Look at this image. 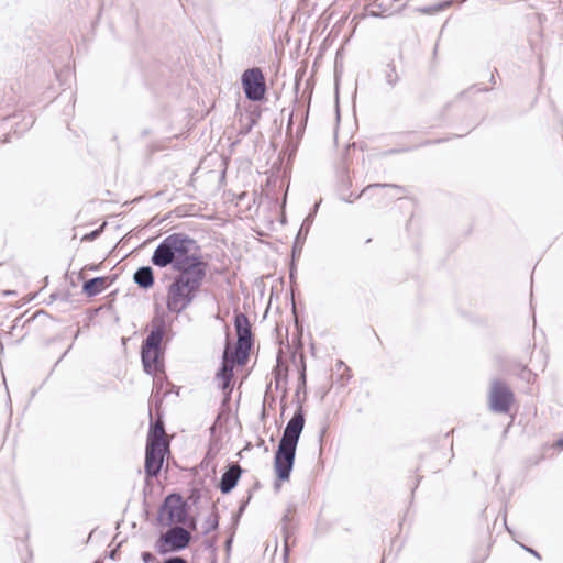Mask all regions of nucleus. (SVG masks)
<instances>
[{
	"mask_svg": "<svg viewBox=\"0 0 563 563\" xmlns=\"http://www.w3.org/2000/svg\"><path fill=\"white\" fill-rule=\"evenodd\" d=\"M152 263L158 267L172 265L179 274L167 289L166 305L179 314L194 301L207 273L196 242L185 234L166 236L155 249Z\"/></svg>",
	"mask_w": 563,
	"mask_h": 563,
	"instance_id": "obj_1",
	"label": "nucleus"
},
{
	"mask_svg": "<svg viewBox=\"0 0 563 563\" xmlns=\"http://www.w3.org/2000/svg\"><path fill=\"white\" fill-rule=\"evenodd\" d=\"M305 426V418L299 410L288 421L275 454L274 468L278 479L287 481L294 466L296 448Z\"/></svg>",
	"mask_w": 563,
	"mask_h": 563,
	"instance_id": "obj_2",
	"label": "nucleus"
},
{
	"mask_svg": "<svg viewBox=\"0 0 563 563\" xmlns=\"http://www.w3.org/2000/svg\"><path fill=\"white\" fill-rule=\"evenodd\" d=\"M234 325L238 334L236 346L232 352L230 345L227 344L222 366L217 374L218 378L222 379V389L229 387L234 364L243 365L247 361L249 351L252 346V333L247 318L243 313L238 314Z\"/></svg>",
	"mask_w": 563,
	"mask_h": 563,
	"instance_id": "obj_3",
	"label": "nucleus"
},
{
	"mask_svg": "<svg viewBox=\"0 0 563 563\" xmlns=\"http://www.w3.org/2000/svg\"><path fill=\"white\" fill-rule=\"evenodd\" d=\"M191 534L185 528L176 526L161 536L156 549L161 554L177 552L188 547Z\"/></svg>",
	"mask_w": 563,
	"mask_h": 563,
	"instance_id": "obj_4",
	"label": "nucleus"
},
{
	"mask_svg": "<svg viewBox=\"0 0 563 563\" xmlns=\"http://www.w3.org/2000/svg\"><path fill=\"white\" fill-rule=\"evenodd\" d=\"M242 86L249 100L260 101L266 92L265 78L260 68H251L242 74Z\"/></svg>",
	"mask_w": 563,
	"mask_h": 563,
	"instance_id": "obj_5",
	"label": "nucleus"
},
{
	"mask_svg": "<svg viewBox=\"0 0 563 563\" xmlns=\"http://www.w3.org/2000/svg\"><path fill=\"white\" fill-rule=\"evenodd\" d=\"M514 401V394L509 387L500 382L494 380L489 393V407L494 412L507 413Z\"/></svg>",
	"mask_w": 563,
	"mask_h": 563,
	"instance_id": "obj_6",
	"label": "nucleus"
},
{
	"mask_svg": "<svg viewBox=\"0 0 563 563\" xmlns=\"http://www.w3.org/2000/svg\"><path fill=\"white\" fill-rule=\"evenodd\" d=\"M167 451V448L146 443L145 472L148 476H156L159 473Z\"/></svg>",
	"mask_w": 563,
	"mask_h": 563,
	"instance_id": "obj_7",
	"label": "nucleus"
},
{
	"mask_svg": "<svg viewBox=\"0 0 563 563\" xmlns=\"http://www.w3.org/2000/svg\"><path fill=\"white\" fill-rule=\"evenodd\" d=\"M142 363L144 371L148 374H154L159 371L162 364L159 362V349L142 347Z\"/></svg>",
	"mask_w": 563,
	"mask_h": 563,
	"instance_id": "obj_8",
	"label": "nucleus"
},
{
	"mask_svg": "<svg viewBox=\"0 0 563 563\" xmlns=\"http://www.w3.org/2000/svg\"><path fill=\"white\" fill-rule=\"evenodd\" d=\"M153 325H154V329L150 332V334L145 339L142 347L159 349L161 342H162L164 333H165L164 320L156 318L153 321Z\"/></svg>",
	"mask_w": 563,
	"mask_h": 563,
	"instance_id": "obj_9",
	"label": "nucleus"
},
{
	"mask_svg": "<svg viewBox=\"0 0 563 563\" xmlns=\"http://www.w3.org/2000/svg\"><path fill=\"white\" fill-rule=\"evenodd\" d=\"M164 510L168 516V520L172 523H184L186 519V508L179 500H176L175 504L172 501V497H168L165 501Z\"/></svg>",
	"mask_w": 563,
	"mask_h": 563,
	"instance_id": "obj_10",
	"label": "nucleus"
},
{
	"mask_svg": "<svg viewBox=\"0 0 563 563\" xmlns=\"http://www.w3.org/2000/svg\"><path fill=\"white\" fill-rule=\"evenodd\" d=\"M241 467L238 464L231 465L222 475L220 481V489L223 494L230 493L236 485L241 476Z\"/></svg>",
	"mask_w": 563,
	"mask_h": 563,
	"instance_id": "obj_11",
	"label": "nucleus"
},
{
	"mask_svg": "<svg viewBox=\"0 0 563 563\" xmlns=\"http://www.w3.org/2000/svg\"><path fill=\"white\" fill-rule=\"evenodd\" d=\"M165 429L161 420L155 421L150 429L147 443H155L156 445L168 449V443L165 439Z\"/></svg>",
	"mask_w": 563,
	"mask_h": 563,
	"instance_id": "obj_12",
	"label": "nucleus"
},
{
	"mask_svg": "<svg viewBox=\"0 0 563 563\" xmlns=\"http://www.w3.org/2000/svg\"><path fill=\"white\" fill-rule=\"evenodd\" d=\"M134 282L142 288H150L154 284L153 271L150 266L140 267L134 274Z\"/></svg>",
	"mask_w": 563,
	"mask_h": 563,
	"instance_id": "obj_13",
	"label": "nucleus"
},
{
	"mask_svg": "<svg viewBox=\"0 0 563 563\" xmlns=\"http://www.w3.org/2000/svg\"><path fill=\"white\" fill-rule=\"evenodd\" d=\"M106 285L107 279L104 277H96L85 282L82 290L87 296L92 297L100 294L106 288Z\"/></svg>",
	"mask_w": 563,
	"mask_h": 563,
	"instance_id": "obj_14",
	"label": "nucleus"
},
{
	"mask_svg": "<svg viewBox=\"0 0 563 563\" xmlns=\"http://www.w3.org/2000/svg\"><path fill=\"white\" fill-rule=\"evenodd\" d=\"M163 563H188V562L181 556H173V558L165 560Z\"/></svg>",
	"mask_w": 563,
	"mask_h": 563,
	"instance_id": "obj_15",
	"label": "nucleus"
},
{
	"mask_svg": "<svg viewBox=\"0 0 563 563\" xmlns=\"http://www.w3.org/2000/svg\"><path fill=\"white\" fill-rule=\"evenodd\" d=\"M142 560L144 563H151L155 560V556L151 552H143Z\"/></svg>",
	"mask_w": 563,
	"mask_h": 563,
	"instance_id": "obj_16",
	"label": "nucleus"
},
{
	"mask_svg": "<svg viewBox=\"0 0 563 563\" xmlns=\"http://www.w3.org/2000/svg\"><path fill=\"white\" fill-rule=\"evenodd\" d=\"M390 185H387V184H373V185H369L367 186L356 198L361 197L362 195H364L368 189L371 188H378V187H389Z\"/></svg>",
	"mask_w": 563,
	"mask_h": 563,
	"instance_id": "obj_17",
	"label": "nucleus"
},
{
	"mask_svg": "<svg viewBox=\"0 0 563 563\" xmlns=\"http://www.w3.org/2000/svg\"><path fill=\"white\" fill-rule=\"evenodd\" d=\"M523 548H525L529 553H531V554L536 555L537 558H540V556H539V554H538L534 550H532V549H530V548H527V547H523Z\"/></svg>",
	"mask_w": 563,
	"mask_h": 563,
	"instance_id": "obj_18",
	"label": "nucleus"
},
{
	"mask_svg": "<svg viewBox=\"0 0 563 563\" xmlns=\"http://www.w3.org/2000/svg\"><path fill=\"white\" fill-rule=\"evenodd\" d=\"M523 372H525V374H523V378L529 379V377H530V372H528V371H526V369H525Z\"/></svg>",
	"mask_w": 563,
	"mask_h": 563,
	"instance_id": "obj_19",
	"label": "nucleus"
},
{
	"mask_svg": "<svg viewBox=\"0 0 563 563\" xmlns=\"http://www.w3.org/2000/svg\"><path fill=\"white\" fill-rule=\"evenodd\" d=\"M558 444L563 448V439L559 440Z\"/></svg>",
	"mask_w": 563,
	"mask_h": 563,
	"instance_id": "obj_20",
	"label": "nucleus"
},
{
	"mask_svg": "<svg viewBox=\"0 0 563 563\" xmlns=\"http://www.w3.org/2000/svg\"><path fill=\"white\" fill-rule=\"evenodd\" d=\"M310 218H311V214L309 217L306 218L305 222H308L310 221Z\"/></svg>",
	"mask_w": 563,
	"mask_h": 563,
	"instance_id": "obj_21",
	"label": "nucleus"
},
{
	"mask_svg": "<svg viewBox=\"0 0 563 563\" xmlns=\"http://www.w3.org/2000/svg\"><path fill=\"white\" fill-rule=\"evenodd\" d=\"M319 208V203H316L314 206V212L317 211V209Z\"/></svg>",
	"mask_w": 563,
	"mask_h": 563,
	"instance_id": "obj_22",
	"label": "nucleus"
}]
</instances>
